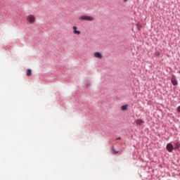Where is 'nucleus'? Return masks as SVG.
I'll use <instances>...</instances> for the list:
<instances>
[{
  "label": "nucleus",
  "mask_w": 180,
  "mask_h": 180,
  "mask_svg": "<svg viewBox=\"0 0 180 180\" xmlns=\"http://www.w3.org/2000/svg\"><path fill=\"white\" fill-rule=\"evenodd\" d=\"M160 51H156L155 52V56H156V57H160Z\"/></svg>",
  "instance_id": "f8f14e48"
},
{
  "label": "nucleus",
  "mask_w": 180,
  "mask_h": 180,
  "mask_svg": "<svg viewBox=\"0 0 180 180\" xmlns=\"http://www.w3.org/2000/svg\"><path fill=\"white\" fill-rule=\"evenodd\" d=\"M94 57L96 58H99V60H101V58H103V56H102V53H101V52H95Z\"/></svg>",
  "instance_id": "39448f33"
},
{
  "label": "nucleus",
  "mask_w": 180,
  "mask_h": 180,
  "mask_svg": "<svg viewBox=\"0 0 180 180\" xmlns=\"http://www.w3.org/2000/svg\"><path fill=\"white\" fill-rule=\"evenodd\" d=\"M141 25H137V28H138V30H140L141 29Z\"/></svg>",
  "instance_id": "ddd939ff"
},
{
  "label": "nucleus",
  "mask_w": 180,
  "mask_h": 180,
  "mask_svg": "<svg viewBox=\"0 0 180 180\" xmlns=\"http://www.w3.org/2000/svg\"><path fill=\"white\" fill-rule=\"evenodd\" d=\"M121 139H122V138L118 137V138H117V140H121Z\"/></svg>",
  "instance_id": "2eb2a0df"
},
{
  "label": "nucleus",
  "mask_w": 180,
  "mask_h": 180,
  "mask_svg": "<svg viewBox=\"0 0 180 180\" xmlns=\"http://www.w3.org/2000/svg\"><path fill=\"white\" fill-rule=\"evenodd\" d=\"M179 147H180V143H179V142H176V143H174V148L178 149V148H179Z\"/></svg>",
  "instance_id": "9d476101"
},
{
  "label": "nucleus",
  "mask_w": 180,
  "mask_h": 180,
  "mask_svg": "<svg viewBox=\"0 0 180 180\" xmlns=\"http://www.w3.org/2000/svg\"><path fill=\"white\" fill-rule=\"evenodd\" d=\"M79 20H86L87 22H92L94 20V17L89 15H82L79 18Z\"/></svg>",
  "instance_id": "f03ea898"
},
{
  "label": "nucleus",
  "mask_w": 180,
  "mask_h": 180,
  "mask_svg": "<svg viewBox=\"0 0 180 180\" xmlns=\"http://www.w3.org/2000/svg\"><path fill=\"white\" fill-rule=\"evenodd\" d=\"M129 108V105L126 104L121 106V110H127V108Z\"/></svg>",
  "instance_id": "0eeeda50"
},
{
  "label": "nucleus",
  "mask_w": 180,
  "mask_h": 180,
  "mask_svg": "<svg viewBox=\"0 0 180 180\" xmlns=\"http://www.w3.org/2000/svg\"><path fill=\"white\" fill-rule=\"evenodd\" d=\"M144 123V121L143 120H136V124H139V126H141Z\"/></svg>",
  "instance_id": "6e6552de"
},
{
  "label": "nucleus",
  "mask_w": 180,
  "mask_h": 180,
  "mask_svg": "<svg viewBox=\"0 0 180 180\" xmlns=\"http://www.w3.org/2000/svg\"><path fill=\"white\" fill-rule=\"evenodd\" d=\"M166 148L169 153H172V151H174V146H172L171 143H168Z\"/></svg>",
  "instance_id": "7ed1b4c3"
},
{
  "label": "nucleus",
  "mask_w": 180,
  "mask_h": 180,
  "mask_svg": "<svg viewBox=\"0 0 180 180\" xmlns=\"http://www.w3.org/2000/svg\"><path fill=\"white\" fill-rule=\"evenodd\" d=\"M171 82L172 84V85H178V81H176V78L175 77V76H172V79H171Z\"/></svg>",
  "instance_id": "423d86ee"
},
{
  "label": "nucleus",
  "mask_w": 180,
  "mask_h": 180,
  "mask_svg": "<svg viewBox=\"0 0 180 180\" xmlns=\"http://www.w3.org/2000/svg\"><path fill=\"white\" fill-rule=\"evenodd\" d=\"M26 75L27 77H31L32 76V70H30V69L27 70Z\"/></svg>",
  "instance_id": "1a4fd4ad"
},
{
  "label": "nucleus",
  "mask_w": 180,
  "mask_h": 180,
  "mask_svg": "<svg viewBox=\"0 0 180 180\" xmlns=\"http://www.w3.org/2000/svg\"><path fill=\"white\" fill-rule=\"evenodd\" d=\"M112 150L113 154H117V153H119V151H116V150H115V146L112 147Z\"/></svg>",
  "instance_id": "9b49d317"
},
{
  "label": "nucleus",
  "mask_w": 180,
  "mask_h": 180,
  "mask_svg": "<svg viewBox=\"0 0 180 180\" xmlns=\"http://www.w3.org/2000/svg\"><path fill=\"white\" fill-rule=\"evenodd\" d=\"M177 112H179V113H180V106H179V107L177 108Z\"/></svg>",
  "instance_id": "4468645a"
},
{
  "label": "nucleus",
  "mask_w": 180,
  "mask_h": 180,
  "mask_svg": "<svg viewBox=\"0 0 180 180\" xmlns=\"http://www.w3.org/2000/svg\"><path fill=\"white\" fill-rule=\"evenodd\" d=\"M72 29L74 34H77V36H79V34H81V31L78 30V28L77 27L73 26Z\"/></svg>",
  "instance_id": "20e7f679"
},
{
  "label": "nucleus",
  "mask_w": 180,
  "mask_h": 180,
  "mask_svg": "<svg viewBox=\"0 0 180 180\" xmlns=\"http://www.w3.org/2000/svg\"><path fill=\"white\" fill-rule=\"evenodd\" d=\"M27 21L30 25H34L36 23V17L34 15H29L27 16Z\"/></svg>",
  "instance_id": "f257e3e1"
}]
</instances>
